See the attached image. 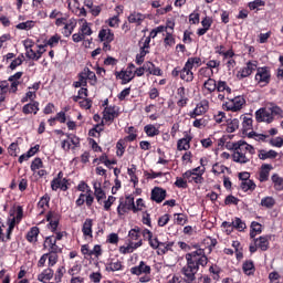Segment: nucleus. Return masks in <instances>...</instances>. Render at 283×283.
I'll return each instance as SVG.
<instances>
[{
  "instance_id": "obj_29",
  "label": "nucleus",
  "mask_w": 283,
  "mask_h": 283,
  "mask_svg": "<svg viewBox=\"0 0 283 283\" xmlns=\"http://www.w3.org/2000/svg\"><path fill=\"white\" fill-rule=\"evenodd\" d=\"M22 112L23 114L28 115V114H34L36 115L39 113V102L33 101L32 103L25 104L22 107Z\"/></svg>"
},
{
  "instance_id": "obj_58",
  "label": "nucleus",
  "mask_w": 283,
  "mask_h": 283,
  "mask_svg": "<svg viewBox=\"0 0 283 283\" xmlns=\"http://www.w3.org/2000/svg\"><path fill=\"white\" fill-rule=\"evenodd\" d=\"M265 6L264 0H254L252 2H249L248 8L250 10H258L259 8H262Z\"/></svg>"
},
{
  "instance_id": "obj_56",
  "label": "nucleus",
  "mask_w": 283,
  "mask_h": 283,
  "mask_svg": "<svg viewBox=\"0 0 283 283\" xmlns=\"http://www.w3.org/2000/svg\"><path fill=\"white\" fill-rule=\"evenodd\" d=\"M39 169H43V160L41 158H35L31 164V171H39Z\"/></svg>"
},
{
  "instance_id": "obj_45",
  "label": "nucleus",
  "mask_w": 283,
  "mask_h": 283,
  "mask_svg": "<svg viewBox=\"0 0 283 283\" xmlns=\"http://www.w3.org/2000/svg\"><path fill=\"white\" fill-rule=\"evenodd\" d=\"M83 76H86V81H91V85H94L96 83V73H94L90 69L85 67L83 70Z\"/></svg>"
},
{
  "instance_id": "obj_22",
  "label": "nucleus",
  "mask_w": 283,
  "mask_h": 283,
  "mask_svg": "<svg viewBox=\"0 0 283 283\" xmlns=\"http://www.w3.org/2000/svg\"><path fill=\"white\" fill-rule=\"evenodd\" d=\"M53 277H54V270H52V268H46L40 274H38V281L42 283H48Z\"/></svg>"
},
{
  "instance_id": "obj_53",
  "label": "nucleus",
  "mask_w": 283,
  "mask_h": 283,
  "mask_svg": "<svg viewBox=\"0 0 283 283\" xmlns=\"http://www.w3.org/2000/svg\"><path fill=\"white\" fill-rule=\"evenodd\" d=\"M128 237L130 242H134L136 240H138V242H140V232L138 228H134L128 232Z\"/></svg>"
},
{
  "instance_id": "obj_19",
  "label": "nucleus",
  "mask_w": 283,
  "mask_h": 283,
  "mask_svg": "<svg viewBox=\"0 0 283 283\" xmlns=\"http://www.w3.org/2000/svg\"><path fill=\"white\" fill-rule=\"evenodd\" d=\"M94 222L92 219H86L82 226V233L84 237V240H92L94 238V232L92 230Z\"/></svg>"
},
{
  "instance_id": "obj_63",
  "label": "nucleus",
  "mask_w": 283,
  "mask_h": 283,
  "mask_svg": "<svg viewBox=\"0 0 283 283\" xmlns=\"http://www.w3.org/2000/svg\"><path fill=\"white\" fill-rule=\"evenodd\" d=\"M254 265L251 261H247L243 263V271L245 275H251L253 273Z\"/></svg>"
},
{
  "instance_id": "obj_49",
  "label": "nucleus",
  "mask_w": 283,
  "mask_h": 283,
  "mask_svg": "<svg viewBox=\"0 0 283 283\" xmlns=\"http://www.w3.org/2000/svg\"><path fill=\"white\" fill-rule=\"evenodd\" d=\"M242 191H253L255 189V182L253 180L241 181Z\"/></svg>"
},
{
  "instance_id": "obj_39",
  "label": "nucleus",
  "mask_w": 283,
  "mask_h": 283,
  "mask_svg": "<svg viewBox=\"0 0 283 283\" xmlns=\"http://www.w3.org/2000/svg\"><path fill=\"white\" fill-rule=\"evenodd\" d=\"M172 247H174V242H161L157 248V254L165 255V253H168V251H171Z\"/></svg>"
},
{
  "instance_id": "obj_62",
  "label": "nucleus",
  "mask_w": 283,
  "mask_h": 283,
  "mask_svg": "<svg viewBox=\"0 0 283 283\" xmlns=\"http://www.w3.org/2000/svg\"><path fill=\"white\" fill-rule=\"evenodd\" d=\"M268 109L271 112V116H282V108H280L277 105L271 104L268 106Z\"/></svg>"
},
{
  "instance_id": "obj_18",
  "label": "nucleus",
  "mask_w": 283,
  "mask_h": 283,
  "mask_svg": "<svg viewBox=\"0 0 283 283\" xmlns=\"http://www.w3.org/2000/svg\"><path fill=\"white\" fill-rule=\"evenodd\" d=\"M44 249H48L50 253H61V248L56 244L54 235L45 238Z\"/></svg>"
},
{
  "instance_id": "obj_26",
  "label": "nucleus",
  "mask_w": 283,
  "mask_h": 283,
  "mask_svg": "<svg viewBox=\"0 0 283 283\" xmlns=\"http://www.w3.org/2000/svg\"><path fill=\"white\" fill-rule=\"evenodd\" d=\"M93 189H94V196H95L97 202H99V205H101L102 200H105V198H106L105 191L101 187V182L94 181Z\"/></svg>"
},
{
  "instance_id": "obj_14",
  "label": "nucleus",
  "mask_w": 283,
  "mask_h": 283,
  "mask_svg": "<svg viewBox=\"0 0 283 283\" xmlns=\"http://www.w3.org/2000/svg\"><path fill=\"white\" fill-rule=\"evenodd\" d=\"M255 118L258 123H273V116L269 107L258 109L255 112Z\"/></svg>"
},
{
  "instance_id": "obj_48",
  "label": "nucleus",
  "mask_w": 283,
  "mask_h": 283,
  "mask_svg": "<svg viewBox=\"0 0 283 283\" xmlns=\"http://www.w3.org/2000/svg\"><path fill=\"white\" fill-rule=\"evenodd\" d=\"M261 207H265L266 209L275 207V199L273 197H264L261 199Z\"/></svg>"
},
{
  "instance_id": "obj_41",
  "label": "nucleus",
  "mask_w": 283,
  "mask_h": 283,
  "mask_svg": "<svg viewBox=\"0 0 283 283\" xmlns=\"http://www.w3.org/2000/svg\"><path fill=\"white\" fill-rule=\"evenodd\" d=\"M39 228L32 227L30 231L27 233V240L28 242H36L39 240Z\"/></svg>"
},
{
  "instance_id": "obj_42",
  "label": "nucleus",
  "mask_w": 283,
  "mask_h": 283,
  "mask_svg": "<svg viewBox=\"0 0 283 283\" xmlns=\"http://www.w3.org/2000/svg\"><path fill=\"white\" fill-rule=\"evenodd\" d=\"M260 160H269V158H277V153L275 150H260L259 151Z\"/></svg>"
},
{
  "instance_id": "obj_2",
  "label": "nucleus",
  "mask_w": 283,
  "mask_h": 283,
  "mask_svg": "<svg viewBox=\"0 0 283 283\" xmlns=\"http://www.w3.org/2000/svg\"><path fill=\"white\" fill-rule=\"evenodd\" d=\"M23 220V208L21 206H18L17 208H13L9 212V218L7 220L8 229L6 237H3V229L0 227V240L2 242H8L11 240L12 232L14 231V227L19 224Z\"/></svg>"
},
{
  "instance_id": "obj_12",
  "label": "nucleus",
  "mask_w": 283,
  "mask_h": 283,
  "mask_svg": "<svg viewBox=\"0 0 283 283\" xmlns=\"http://www.w3.org/2000/svg\"><path fill=\"white\" fill-rule=\"evenodd\" d=\"M209 112V101L201 99L195 107L192 112L189 113L190 118H196L197 116H202Z\"/></svg>"
},
{
  "instance_id": "obj_15",
  "label": "nucleus",
  "mask_w": 283,
  "mask_h": 283,
  "mask_svg": "<svg viewBox=\"0 0 283 283\" xmlns=\"http://www.w3.org/2000/svg\"><path fill=\"white\" fill-rule=\"evenodd\" d=\"M77 191H81L82 193H87L86 195V205H87V207H92V205L94 202V196H92V188H90V186L85 181H81L77 185Z\"/></svg>"
},
{
  "instance_id": "obj_17",
  "label": "nucleus",
  "mask_w": 283,
  "mask_h": 283,
  "mask_svg": "<svg viewBox=\"0 0 283 283\" xmlns=\"http://www.w3.org/2000/svg\"><path fill=\"white\" fill-rule=\"evenodd\" d=\"M140 247H143V240L137 242L129 241L126 247L122 245L119 248V253H122V255H127V253H134V251H136V249H140Z\"/></svg>"
},
{
  "instance_id": "obj_32",
  "label": "nucleus",
  "mask_w": 283,
  "mask_h": 283,
  "mask_svg": "<svg viewBox=\"0 0 283 283\" xmlns=\"http://www.w3.org/2000/svg\"><path fill=\"white\" fill-rule=\"evenodd\" d=\"M144 132L149 138H154V136L160 135V127H156L153 124H148L144 127Z\"/></svg>"
},
{
  "instance_id": "obj_47",
  "label": "nucleus",
  "mask_w": 283,
  "mask_h": 283,
  "mask_svg": "<svg viewBox=\"0 0 283 283\" xmlns=\"http://www.w3.org/2000/svg\"><path fill=\"white\" fill-rule=\"evenodd\" d=\"M258 233H262V224L253 221L251 223V232H250V237L251 238H255V235H258Z\"/></svg>"
},
{
  "instance_id": "obj_1",
  "label": "nucleus",
  "mask_w": 283,
  "mask_h": 283,
  "mask_svg": "<svg viewBox=\"0 0 283 283\" xmlns=\"http://www.w3.org/2000/svg\"><path fill=\"white\" fill-rule=\"evenodd\" d=\"M231 149H233L232 159L239 165H247L251 161V156L255 154V148L244 140L232 143Z\"/></svg>"
},
{
  "instance_id": "obj_61",
  "label": "nucleus",
  "mask_w": 283,
  "mask_h": 283,
  "mask_svg": "<svg viewBox=\"0 0 283 283\" xmlns=\"http://www.w3.org/2000/svg\"><path fill=\"white\" fill-rule=\"evenodd\" d=\"M226 169H227V167H224V165L214 164L212 166V174H214V176H220V174H223Z\"/></svg>"
},
{
  "instance_id": "obj_54",
  "label": "nucleus",
  "mask_w": 283,
  "mask_h": 283,
  "mask_svg": "<svg viewBox=\"0 0 283 283\" xmlns=\"http://www.w3.org/2000/svg\"><path fill=\"white\" fill-rule=\"evenodd\" d=\"M164 43L168 48H174V45H176V39L170 32H167L164 39Z\"/></svg>"
},
{
  "instance_id": "obj_16",
  "label": "nucleus",
  "mask_w": 283,
  "mask_h": 283,
  "mask_svg": "<svg viewBox=\"0 0 283 283\" xmlns=\"http://www.w3.org/2000/svg\"><path fill=\"white\" fill-rule=\"evenodd\" d=\"M132 275H149L151 273V266L147 265L144 261H140L137 266L130 269Z\"/></svg>"
},
{
  "instance_id": "obj_40",
  "label": "nucleus",
  "mask_w": 283,
  "mask_h": 283,
  "mask_svg": "<svg viewBox=\"0 0 283 283\" xmlns=\"http://www.w3.org/2000/svg\"><path fill=\"white\" fill-rule=\"evenodd\" d=\"M46 220L49 222V229L51 231H56L57 227H59V219L56 217H54V213L50 212L46 216Z\"/></svg>"
},
{
  "instance_id": "obj_8",
  "label": "nucleus",
  "mask_w": 283,
  "mask_h": 283,
  "mask_svg": "<svg viewBox=\"0 0 283 283\" xmlns=\"http://www.w3.org/2000/svg\"><path fill=\"white\" fill-rule=\"evenodd\" d=\"M81 253L84 255V258L98 259L101 255H103V248H101V244H96L93 249H90V244H83L81 247Z\"/></svg>"
},
{
  "instance_id": "obj_13",
  "label": "nucleus",
  "mask_w": 283,
  "mask_h": 283,
  "mask_svg": "<svg viewBox=\"0 0 283 283\" xmlns=\"http://www.w3.org/2000/svg\"><path fill=\"white\" fill-rule=\"evenodd\" d=\"M218 87V82L213 77L206 80L201 86V94L203 96H211Z\"/></svg>"
},
{
  "instance_id": "obj_46",
  "label": "nucleus",
  "mask_w": 283,
  "mask_h": 283,
  "mask_svg": "<svg viewBox=\"0 0 283 283\" xmlns=\"http://www.w3.org/2000/svg\"><path fill=\"white\" fill-rule=\"evenodd\" d=\"M57 252H49L46 253L48 255V266L49 269H51V266H54L56 264V262H59V254H56Z\"/></svg>"
},
{
  "instance_id": "obj_9",
  "label": "nucleus",
  "mask_w": 283,
  "mask_h": 283,
  "mask_svg": "<svg viewBox=\"0 0 283 283\" xmlns=\"http://www.w3.org/2000/svg\"><path fill=\"white\" fill-rule=\"evenodd\" d=\"M198 266L187 262L186 266L181 269V273L186 283H191L196 280V273H198Z\"/></svg>"
},
{
  "instance_id": "obj_21",
  "label": "nucleus",
  "mask_w": 283,
  "mask_h": 283,
  "mask_svg": "<svg viewBox=\"0 0 283 283\" xmlns=\"http://www.w3.org/2000/svg\"><path fill=\"white\" fill-rule=\"evenodd\" d=\"M178 151H189L191 149V136L186 135L177 142Z\"/></svg>"
},
{
  "instance_id": "obj_28",
  "label": "nucleus",
  "mask_w": 283,
  "mask_h": 283,
  "mask_svg": "<svg viewBox=\"0 0 283 283\" xmlns=\"http://www.w3.org/2000/svg\"><path fill=\"white\" fill-rule=\"evenodd\" d=\"M271 240V237L264 235L255 239L254 244L258 249H261V251H266L269 249V242Z\"/></svg>"
},
{
  "instance_id": "obj_36",
  "label": "nucleus",
  "mask_w": 283,
  "mask_h": 283,
  "mask_svg": "<svg viewBox=\"0 0 283 283\" xmlns=\"http://www.w3.org/2000/svg\"><path fill=\"white\" fill-rule=\"evenodd\" d=\"M202 65V60L199 56L189 57L185 63V66L193 70L195 67H200Z\"/></svg>"
},
{
  "instance_id": "obj_33",
  "label": "nucleus",
  "mask_w": 283,
  "mask_h": 283,
  "mask_svg": "<svg viewBox=\"0 0 283 283\" xmlns=\"http://www.w3.org/2000/svg\"><path fill=\"white\" fill-rule=\"evenodd\" d=\"M81 27H80V33L82 36H92V27L85 19H81Z\"/></svg>"
},
{
  "instance_id": "obj_35",
  "label": "nucleus",
  "mask_w": 283,
  "mask_h": 283,
  "mask_svg": "<svg viewBox=\"0 0 283 283\" xmlns=\"http://www.w3.org/2000/svg\"><path fill=\"white\" fill-rule=\"evenodd\" d=\"M143 21H145V14L143 13L134 12V13H130L128 17V22L135 23V25H140Z\"/></svg>"
},
{
  "instance_id": "obj_7",
  "label": "nucleus",
  "mask_w": 283,
  "mask_h": 283,
  "mask_svg": "<svg viewBox=\"0 0 283 283\" xmlns=\"http://www.w3.org/2000/svg\"><path fill=\"white\" fill-rule=\"evenodd\" d=\"M132 67H134V64H130L126 70L115 72V76L116 78H119V81H122V85H127V83L134 81L136 74H134Z\"/></svg>"
},
{
  "instance_id": "obj_24",
  "label": "nucleus",
  "mask_w": 283,
  "mask_h": 283,
  "mask_svg": "<svg viewBox=\"0 0 283 283\" xmlns=\"http://www.w3.org/2000/svg\"><path fill=\"white\" fill-rule=\"evenodd\" d=\"M51 189L53 191H59V189L67 191V179H53L51 181Z\"/></svg>"
},
{
  "instance_id": "obj_64",
  "label": "nucleus",
  "mask_w": 283,
  "mask_h": 283,
  "mask_svg": "<svg viewBox=\"0 0 283 283\" xmlns=\"http://www.w3.org/2000/svg\"><path fill=\"white\" fill-rule=\"evenodd\" d=\"M8 151L11 156L17 157L19 156V144L17 143H12L9 148Z\"/></svg>"
},
{
  "instance_id": "obj_4",
  "label": "nucleus",
  "mask_w": 283,
  "mask_h": 283,
  "mask_svg": "<svg viewBox=\"0 0 283 283\" xmlns=\"http://www.w3.org/2000/svg\"><path fill=\"white\" fill-rule=\"evenodd\" d=\"M206 168L197 167L191 170H187L182 178L185 180H188V182H196V185H202V181L205 180L202 176L205 175Z\"/></svg>"
},
{
  "instance_id": "obj_59",
  "label": "nucleus",
  "mask_w": 283,
  "mask_h": 283,
  "mask_svg": "<svg viewBox=\"0 0 283 283\" xmlns=\"http://www.w3.org/2000/svg\"><path fill=\"white\" fill-rule=\"evenodd\" d=\"M59 41H61V36L59 34H55V35H52L45 44L46 46L49 45L50 48H56V45H59Z\"/></svg>"
},
{
  "instance_id": "obj_3",
  "label": "nucleus",
  "mask_w": 283,
  "mask_h": 283,
  "mask_svg": "<svg viewBox=\"0 0 283 283\" xmlns=\"http://www.w3.org/2000/svg\"><path fill=\"white\" fill-rule=\"evenodd\" d=\"M186 260L188 263L192 264L193 266H197V269L199 270L200 266H207V264L209 263V259L205 253V249H197L196 251L187 253Z\"/></svg>"
},
{
  "instance_id": "obj_44",
  "label": "nucleus",
  "mask_w": 283,
  "mask_h": 283,
  "mask_svg": "<svg viewBox=\"0 0 283 283\" xmlns=\"http://www.w3.org/2000/svg\"><path fill=\"white\" fill-rule=\"evenodd\" d=\"M138 130H136V128H134V126H130L127 128L126 134H128V136L125 137V140H128V143H134V140H136V138H138Z\"/></svg>"
},
{
  "instance_id": "obj_38",
  "label": "nucleus",
  "mask_w": 283,
  "mask_h": 283,
  "mask_svg": "<svg viewBox=\"0 0 283 283\" xmlns=\"http://www.w3.org/2000/svg\"><path fill=\"white\" fill-rule=\"evenodd\" d=\"M74 28H76V21L70 20L64 24L62 34H64V36H71L72 32H74Z\"/></svg>"
},
{
  "instance_id": "obj_31",
  "label": "nucleus",
  "mask_w": 283,
  "mask_h": 283,
  "mask_svg": "<svg viewBox=\"0 0 283 283\" xmlns=\"http://www.w3.org/2000/svg\"><path fill=\"white\" fill-rule=\"evenodd\" d=\"M180 78L186 83H191V81H193V71L184 65L182 70H180Z\"/></svg>"
},
{
  "instance_id": "obj_23",
  "label": "nucleus",
  "mask_w": 283,
  "mask_h": 283,
  "mask_svg": "<svg viewBox=\"0 0 283 283\" xmlns=\"http://www.w3.org/2000/svg\"><path fill=\"white\" fill-rule=\"evenodd\" d=\"M149 39L144 43V46H142L139 54L136 55V63L137 65H143L145 62V56L149 54Z\"/></svg>"
},
{
  "instance_id": "obj_20",
  "label": "nucleus",
  "mask_w": 283,
  "mask_h": 283,
  "mask_svg": "<svg viewBox=\"0 0 283 283\" xmlns=\"http://www.w3.org/2000/svg\"><path fill=\"white\" fill-rule=\"evenodd\" d=\"M165 198H167V191L165 189L156 187L151 190V200L154 202L160 203Z\"/></svg>"
},
{
  "instance_id": "obj_34",
  "label": "nucleus",
  "mask_w": 283,
  "mask_h": 283,
  "mask_svg": "<svg viewBox=\"0 0 283 283\" xmlns=\"http://www.w3.org/2000/svg\"><path fill=\"white\" fill-rule=\"evenodd\" d=\"M50 207V196H43L40 201L38 202V209L40 211V216L45 213V209Z\"/></svg>"
},
{
  "instance_id": "obj_57",
  "label": "nucleus",
  "mask_w": 283,
  "mask_h": 283,
  "mask_svg": "<svg viewBox=\"0 0 283 283\" xmlns=\"http://www.w3.org/2000/svg\"><path fill=\"white\" fill-rule=\"evenodd\" d=\"M84 98H87V88L82 87V88L78 91L77 95H76V96H73V101H74L75 103H78V101L84 99Z\"/></svg>"
},
{
  "instance_id": "obj_51",
  "label": "nucleus",
  "mask_w": 283,
  "mask_h": 283,
  "mask_svg": "<svg viewBox=\"0 0 283 283\" xmlns=\"http://www.w3.org/2000/svg\"><path fill=\"white\" fill-rule=\"evenodd\" d=\"M217 92H219V93L227 92L228 94H231V87H229V85H227V82L219 81L217 83Z\"/></svg>"
},
{
  "instance_id": "obj_43",
  "label": "nucleus",
  "mask_w": 283,
  "mask_h": 283,
  "mask_svg": "<svg viewBox=\"0 0 283 283\" xmlns=\"http://www.w3.org/2000/svg\"><path fill=\"white\" fill-rule=\"evenodd\" d=\"M238 127H240V120H238V118L230 119L227 124L226 132H228V134H233Z\"/></svg>"
},
{
  "instance_id": "obj_55",
  "label": "nucleus",
  "mask_w": 283,
  "mask_h": 283,
  "mask_svg": "<svg viewBox=\"0 0 283 283\" xmlns=\"http://www.w3.org/2000/svg\"><path fill=\"white\" fill-rule=\"evenodd\" d=\"M232 224H233L234 229H238V231H244V229H247V223H244V221H242V219H240V218H235L232 221Z\"/></svg>"
},
{
  "instance_id": "obj_30",
  "label": "nucleus",
  "mask_w": 283,
  "mask_h": 283,
  "mask_svg": "<svg viewBox=\"0 0 283 283\" xmlns=\"http://www.w3.org/2000/svg\"><path fill=\"white\" fill-rule=\"evenodd\" d=\"M198 78L200 81H209V78H213V70L207 69V66L199 69Z\"/></svg>"
},
{
  "instance_id": "obj_5",
  "label": "nucleus",
  "mask_w": 283,
  "mask_h": 283,
  "mask_svg": "<svg viewBox=\"0 0 283 283\" xmlns=\"http://www.w3.org/2000/svg\"><path fill=\"white\" fill-rule=\"evenodd\" d=\"M247 99L243 96H235L233 98H229L224 104L223 107L228 112H240L242 107H244Z\"/></svg>"
},
{
  "instance_id": "obj_60",
  "label": "nucleus",
  "mask_w": 283,
  "mask_h": 283,
  "mask_svg": "<svg viewBox=\"0 0 283 283\" xmlns=\"http://www.w3.org/2000/svg\"><path fill=\"white\" fill-rule=\"evenodd\" d=\"M34 28V21H25L17 24V30H32Z\"/></svg>"
},
{
  "instance_id": "obj_37",
  "label": "nucleus",
  "mask_w": 283,
  "mask_h": 283,
  "mask_svg": "<svg viewBox=\"0 0 283 283\" xmlns=\"http://www.w3.org/2000/svg\"><path fill=\"white\" fill-rule=\"evenodd\" d=\"M271 180L276 191H283V178L280 175L277 174L272 175Z\"/></svg>"
},
{
  "instance_id": "obj_52",
  "label": "nucleus",
  "mask_w": 283,
  "mask_h": 283,
  "mask_svg": "<svg viewBox=\"0 0 283 283\" xmlns=\"http://www.w3.org/2000/svg\"><path fill=\"white\" fill-rule=\"evenodd\" d=\"M122 269H123V263L120 261L112 262L106 266V271H112V272L122 271Z\"/></svg>"
},
{
  "instance_id": "obj_6",
  "label": "nucleus",
  "mask_w": 283,
  "mask_h": 283,
  "mask_svg": "<svg viewBox=\"0 0 283 283\" xmlns=\"http://www.w3.org/2000/svg\"><path fill=\"white\" fill-rule=\"evenodd\" d=\"M118 116H120V108L118 106H106L103 112V123L109 125Z\"/></svg>"
},
{
  "instance_id": "obj_11",
  "label": "nucleus",
  "mask_w": 283,
  "mask_h": 283,
  "mask_svg": "<svg viewBox=\"0 0 283 283\" xmlns=\"http://www.w3.org/2000/svg\"><path fill=\"white\" fill-rule=\"evenodd\" d=\"M255 81L259 85H268L271 81V72L266 66L256 69Z\"/></svg>"
},
{
  "instance_id": "obj_50",
  "label": "nucleus",
  "mask_w": 283,
  "mask_h": 283,
  "mask_svg": "<svg viewBox=\"0 0 283 283\" xmlns=\"http://www.w3.org/2000/svg\"><path fill=\"white\" fill-rule=\"evenodd\" d=\"M0 101H6V97L3 96V94H8V92H10V84L8 83V81H1L0 82Z\"/></svg>"
},
{
  "instance_id": "obj_27",
  "label": "nucleus",
  "mask_w": 283,
  "mask_h": 283,
  "mask_svg": "<svg viewBox=\"0 0 283 283\" xmlns=\"http://www.w3.org/2000/svg\"><path fill=\"white\" fill-rule=\"evenodd\" d=\"M99 41H107V43H112L114 41V33L112 32V29L104 28L98 33Z\"/></svg>"
},
{
  "instance_id": "obj_10",
  "label": "nucleus",
  "mask_w": 283,
  "mask_h": 283,
  "mask_svg": "<svg viewBox=\"0 0 283 283\" xmlns=\"http://www.w3.org/2000/svg\"><path fill=\"white\" fill-rule=\"evenodd\" d=\"M258 70V61H249L238 73L237 77L242 80L251 76Z\"/></svg>"
},
{
  "instance_id": "obj_25",
  "label": "nucleus",
  "mask_w": 283,
  "mask_h": 283,
  "mask_svg": "<svg viewBox=\"0 0 283 283\" xmlns=\"http://www.w3.org/2000/svg\"><path fill=\"white\" fill-rule=\"evenodd\" d=\"M271 169H273L272 165H269V164L262 165L261 170L259 172L260 182H266V180H269V175L271 174Z\"/></svg>"
}]
</instances>
